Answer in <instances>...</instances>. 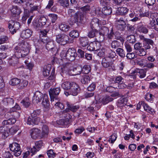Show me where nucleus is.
I'll return each instance as SVG.
<instances>
[{"label": "nucleus", "instance_id": "obj_1", "mask_svg": "<svg viewBox=\"0 0 158 158\" xmlns=\"http://www.w3.org/2000/svg\"><path fill=\"white\" fill-rule=\"evenodd\" d=\"M68 13L70 18L68 22L69 24L72 25L76 22L80 23L83 19V16L80 12H75V11L72 9H69Z\"/></svg>", "mask_w": 158, "mask_h": 158}, {"label": "nucleus", "instance_id": "obj_2", "mask_svg": "<svg viewBox=\"0 0 158 158\" xmlns=\"http://www.w3.org/2000/svg\"><path fill=\"white\" fill-rule=\"evenodd\" d=\"M62 72L69 74L70 76H74L79 74L82 71V69L81 67L73 68L70 67L69 64H66L63 65L61 68Z\"/></svg>", "mask_w": 158, "mask_h": 158}, {"label": "nucleus", "instance_id": "obj_3", "mask_svg": "<svg viewBox=\"0 0 158 158\" xmlns=\"http://www.w3.org/2000/svg\"><path fill=\"white\" fill-rule=\"evenodd\" d=\"M116 56L114 52H111L107 56L103 58L102 61V66L105 68H107L110 66L114 61V59Z\"/></svg>", "mask_w": 158, "mask_h": 158}, {"label": "nucleus", "instance_id": "obj_4", "mask_svg": "<svg viewBox=\"0 0 158 158\" xmlns=\"http://www.w3.org/2000/svg\"><path fill=\"white\" fill-rule=\"evenodd\" d=\"M15 51V55L17 58L21 57H24L27 55L29 52L28 48L25 47L24 45L23 46L16 47Z\"/></svg>", "mask_w": 158, "mask_h": 158}, {"label": "nucleus", "instance_id": "obj_5", "mask_svg": "<svg viewBox=\"0 0 158 158\" xmlns=\"http://www.w3.org/2000/svg\"><path fill=\"white\" fill-rule=\"evenodd\" d=\"M56 41L61 45H64L66 44L72 42V40H69L68 35L64 34H58L56 36Z\"/></svg>", "mask_w": 158, "mask_h": 158}, {"label": "nucleus", "instance_id": "obj_6", "mask_svg": "<svg viewBox=\"0 0 158 158\" xmlns=\"http://www.w3.org/2000/svg\"><path fill=\"white\" fill-rule=\"evenodd\" d=\"M10 150L13 152L16 156H19L20 155L21 151L19 144L16 143H13L9 145Z\"/></svg>", "mask_w": 158, "mask_h": 158}, {"label": "nucleus", "instance_id": "obj_7", "mask_svg": "<svg viewBox=\"0 0 158 158\" xmlns=\"http://www.w3.org/2000/svg\"><path fill=\"white\" fill-rule=\"evenodd\" d=\"M106 23V21L103 20H100L97 18H94L92 19L90 25L91 28L100 27L101 26L104 25Z\"/></svg>", "mask_w": 158, "mask_h": 158}, {"label": "nucleus", "instance_id": "obj_8", "mask_svg": "<svg viewBox=\"0 0 158 158\" xmlns=\"http://www.w3.org/2000/svg\"><path fill=\"white\" fill-rule=\"evenodd\" d=\"M20 27L19 23L18 22L11 21L9 22L8 28L12 34H14L16 32V31L19 29Z\"/></svg>", "mask_w": 158, "mask_h": 158}, {"label": "nucleus", "instance_id": "obj_9", "mask_svg": "<svg viewBox=\"0 0 158 158\" xmlns=\"http://www.w3.org/2000/svg\"><path fill=\"white\" fill-rule=\"evenodd\" d=\"M70 94L73 96H76L79 92L80 89L79 85L76 83L71 82L70 88H69Z\"/></svg>", "mask_w": 158, "mask_h": 158}, {"label": "nucleus", "instance_id": "obj_10", "mask_svg": "<svg viewBox=\"0 0 158 158\" xmlns=\"http://www.w3.org/2000/svg\"><path fill=\"white\" fill-rule=\"evenodd\" d=\"M60 90L59 88H56L51 89L49 91V94L52 102L55 100L58 101V98L56 96L59 94Z\"/></svg>", "mask_w": 158, "mask_h": 158}, {"label": "nucleus", "instance_id": "obj_11", "mask_svg": "<svg viewBox=\"0 0 158 158\" xmlns=\"http://www.w3.org/2000/svg\"><path fill=\"white\" fill-rule=\"evenodd\" d=\"M95 98L97 103H102L103 104H106L109 102L112 101L113 99L110 96H106L103 98L102 99L99 98L98 95L95 96Z\"/></svg>", "mask_w": 158, "mask_h": 158}, {"label": "nucleus", "instance_id": "obj_12", "mask_svg": "<svg viewBox=\"0 0 158 158\" xmlns=\"http://www.w3.org/2000/svg\"><path fill=\"white\" fill-rule=\"evenodd\" d=\"M67 59L72 61L74 59L77 54L76 50L73 48H71L68 49L67 52Z\"/></svg>", "mask_w": 158, "mask_h": 158}, {"label": "nucleus", "instance_id": "obj_13", "mask_svg": "<svg viewBox=\"0 0 158 158\" xmlns=\"http://www.w3.org/2000/svg\"><path fill=\"white\" fill-rule=\"evenodd\" d=\"M44 98V95L40 92L37 91L34 94L33 98V102L35 103H37L40 102L42 99Z\"/></svg>", "mask_w": 158, "mask_h": 158}, {"label": "nucleus", "instance_id": "obj_14", "mask_svg": "<svg viewBox=\"0 0 158 158\" xmlns=\"http://www.w3.org/2000/svg\"><path fill=\"white\" fill-rule=\"evenodd\" d=\"M33 113L31 114V117L28 118L27 121V124L29 125H34L38 124L40 122V118L39 117H33Z\"/></svg>", "mask_w": 158, "mask_h": 158}, {"label": "nucleus", "instance_id": "obj_15", "mask_svg": "<svg viewBox=\"0 0 158 158\" xmlns=\"http://www.w3.org/2000/svg\"><path fill=\"white\" fill-rule=\"evenodd\" d=\"M116 23L117 28L121 30H123L126 27V23L122 18L117 20Z\"/></svg>", "mask_w": 158, "mask_h": 158}, {"label": "nucleus", "instance_id": "obj_16", "mask_svg": "<svg viewBox=\"0 0 158 158\" xmlns=\"http://www.w3.org/2000/svg\"><path fill=\"white\" fill-rule=\"evenodd\" d=\"M10 11L11 15L13 16L19 15L21 12L20 9L16 6H13L12 8L10 9Z\"/></svg>", "mask_w": 158, "mask_h": 158}, {"label": "nucleus", "instance_id": "obj_17", "mask_svg": "<svg viewBox=\"0 0 158 158\" xmlns=\"http://www.w3.org/2000/svg\"><path fill=\"white\" fill-rule=\"evenodd\" d=\"M138 14L137 8L134 10L133 13H132L129 15V16L131 18H133L130 21L132 22H136L139 20L140 19L138 17Z\"/></svg>", "mask_w": 158, "mask_h": 158}, {"label": "nucleus", "instance_id": "obj_18", "mask_svg": "<svg viewBox=\"0 0 158 158\" xmlns=\"http://www.w3.org/2000/svg\"><path fill=\"white\" fill-rule=\"evenodd\" d=\"M40 131L37 128L32 129L31 132V138L34 139H36L40 137Z\"/></svg>", "mask_w": 158, "mask_h": 158}, {"label": "nucleus", "instance_id": "obj_19", "mask_svg": "<svg viewBox=\"0 0 158 158\" xmlns=\"http://www.w3.org/2000/svg\"><path fill=\"white\" fill-rule=\"evenodd\" d=\"M66 105L68 108H66L65 110L64 111V113L65 111L69 112V110L73 112H75L79 108L78 106H73L71 104H70L69 102H67Z\"/></svg>", "mask_w": 158, "mask_h": 158}, {"label": "nucleus", "instance_id": "obj_20", "mask_svg": "<svg viewBox=\"0 0 158 158\" xmlns=\"http://www.w3.org/2000/svg\"><path fill=\"white\" fill-rule=\"evenodd\" d=\"M32 33V31L30 29H27L22 31L21 36L23 39H27L31 36Z\"/></svg>", "mask_w": 158, "mask_h": 158}, {"label": "nucleus", "instance_id": "obj_21", "mask_svg": "<svg viewBox=\"0 0 158 158\" xmlns=\"http://www.w3.org/2000/svg\"><path fill=\"white\" fill-rule=\"evenodd\" d=\"M0 133L2 134V137L5 139L9 135L8 130L6 126L0 127Z\"/></svg>", "mask_w": 158, "mask_h": 158}, {"label": "nucleus", "instance_id": "obj_22", "mask_svg": "<svg viewBox=\"0 0 158 158\" xmlns=\"http://www.w3.org/2000/svg\"><path fill=\"white\" fill-rule=\"evenodd\" d=\"M21 108L18 105L16 104L12 108H11L10 110V112L11 113L12 112H15V114H17L16 115L15 114H14V117L16 118H18L20 116V114L19 112H17V111L20 110Z\"/></svg>", "mask_w": 158, "mask_h": 158}, {"label": "nucleus", "instance_id": "obj_23", "mask_svg": "<svg viewBox=\"0 0 158 158\" xmlns=\"http://www.w3.org/2000/svg\"><path fill=\"white\" fill-rule=\"evenodd\" d=\"M28 84V82L27 80L20 79L17 88L18 89H23L26 88Z\"/></svg>", "mask_w": 158, "mask_h": 158}, {"label": "nucleus", "instance_id": "obj_24", "mask_svg": "<svg viewBox=\"0 0 158 158\" xmlns=\"http://www.w3.org/2000/svg\"><path fill=\"white\" fill-rule=\"evenodd\" d=\"M154 43L153 41L151 39H148L145 40V41L143 42V47L146 49H149L151 48V46H152Z\"/></svg>", "mask_w": 158, "mask_h": 158}, {"label": "nucleus", "instance_id": "obj_25", "mask_svg": "<svg viewBox=\"0 0 158 158\" xmlns=\"http://www.w3.org/2000/svg\"><path fill=\"white\" fill-rule=\"evenodd\" d=\"M134 72L140 78H142L145 77L146 76V71L143 69H136Z\"/></svg>", "mask_w": 158, "mask_h": 158}, {"label": "nucleus", "instance_id": "obj_26", "mask_svg": "<svg viewBox=\"0 0 158 158\" xmlns=\"http://www.w3.org/2000/svg\"><path fill=\"white\" fill-rule=\"evenodd\" d=\"M138 17H148L149 15V13L148 12H145L144 11V10L143 8H141L140 7L137 8Z\"/></svg>", "mask_w": 158, "mask_h": 158}, {"label": "nucleus", "instance_id": "obj_27", "mask_svg": "<svg viewBox=\"0 0 158 158\" xmlns=\"http://www.w3.org/2000/svg\"><path fill=\"white\" fill-rule=\"evenodd\" d=\"M14 102V100L10 98H5L2 101L3 104L5 106H10L13 104Z\"/></svg>", "mask_w": 158, "mask_h": 158}, {"label": "nucleus", "instance_id": "obj_28", "mask_svg": "<svg viewBox=\"0 0 158 158\" xmlns=\"http://www.w3.org/2000/svg\"><path fill=\"white\" fill-rule=\"evenodd\" d=\"M127 99L126 98H121L118 100L117 105L120 108L125 106L126 105Z\"/></svg>", "mask_w": 158, "mask_h": 158}, {"label": "nucleus", "instance_id": "obj_29", "mask_svg": "<svg viewBox=\"0 0 158 158\" xmlns=\"http://www.w3.org/2000/svg\"><path fill=\"white\" fill-rule=\"evenodd\" d=\"M102 12L103 15H107L111 13L112 10L111 7L109 6H106L102 8Z\"/></svg>", "mask_w": 158, "mask_h": 158}, {"label": "nucleus", "instance_id": "obj_30", "mask_svg": "<svg viewBox=\"0 0 158 158\" xmlns=\"http://www.w3.org/2000/svg\"><path fill=\"white\" fill-rule=\"evenodd\" d=\"M42 104L43 106L46 108L49 106V102L48 100V95L46 94L44 95V98L42 101Z\"/></svg>", "mask_w": 158, "mask_h": 158}, {"label": "nucleus", "instance_id": "obj_31", "mask_svg": "<svg viewBox=\"0 0 158 158\" xmlns=\"http://www.w3.org/2000/svg\"><path fill=\"white\" fill-rule=\"evenodd\" d=\"M137 30L140 32H142L144 34H146L148 32V30L146 25H142L141 26H139L138 27Z\"/></svg>", "mask_w": 158, "mask_h": 158}, {"label": "nucleus", "instance_id": "obj_32", "mask_svg": "<svg viewBox=\"0 0 158 158\" xmlns=\"http://www.w3.org/2000/svg\"><path fill=\"white\" fill-rule=\"evenodd\" d=\"M128 9L125 7H119L118 8L117 13L118 14L122 15L127 13Z\"/></svg>", "mask_w": 158, "mask_h": 158}, {"label": "nucleus", "instance_id": "obj_33", "mask_svg": "<svg viewBox=\"0 0 158 158\" xmlns=\"http://www.w3.org/2000/svg\"><path fill=\"white\" fill-rule=\"evenodd\" d=\"M49 129L48 126L46 125H44L42 128V137H46L48 133Z\"/></svg>", "mask_w": 158, "mask_h": 158}, {"label": "nucleus", "instance_id": "obj_34", "mask_svg": "<svg viewBox=\"0 0 158 158\" xmlns=\"http://www.w3.org/2000/svg\"><path fill=\"white\" fill-rule=\"evenodd\" d=\"M59 28L61 31L66 32L69 30L70 27L66 24L62 23L59 26Z\"/></svg>", "mask_w": 158, "mask_h": 158}, {"label": "nucleus", "instance_id": "obj_35", "mask_svg": "<svg viewBox=\"0 0 158 158\" xmlns=\"http://www.w3.org/2000/svg\"><path fill=\"white\" fill-rule=\"evenodd\" d=\"M40 51L39 49L37 48H35V52L33 54V58L35 61H37L40 56Z\"/></svg>", "mask_w": 158, "mask_h": 158}, {"label": "nucleus", "instance_id": "obj_36", "mask_svg": "<svg viewBox=\"0 0 158 158\" xmlns=\"http://www.w3.org/2000/svg\"><path fill=\"white\" fill-rule=\"evenodd\" d=\"M20 79L18 78H13L12 79L9 81L10 85L12 86H16L17 88Z\"/></svg>", "mask_w": 158, "mask_h": 158}, {"label": "nucleus", "instance_id": "obj_37", "mask_svg": "<svg viewBox=\"0 0 158 158\" xmlns=\"http://www.w3.org/2000/svg\"><path fill=\"white\" fill-rule=\"evenodd\" d=\"M100 28V29L99 32H100V34H102L107 36L108 33H109V29L108 28L105 26L102 27L101 26Z\"/></svg>", "mask_w": 158, "mask_h": 158}, {"label": "nucleus", "instance_id": "obj_38", "mask_svg": "<svg viewBox=\"0 0 158 158\" xmlns=\"http://www.w3.org/2000/svg\"><path fill=\"white\" fill-rule=\"evenodd\" d=\"M98 31L95 29L92 28V30L90 31L88 34V36L90 38H92L94 36H96L98 34Z\"/></svg>", "mask_w": 158, "mask_h": 158}, {"label": "nucleus", "instance_id": "obj_39", "mask_svg": "<svg viewBox=\"0 0 158 158\" xmlns=\"http://www.w3.org/2000/svg\"><path fill=\"white\" fill-rule=\"evenodd\" d=\"M80 41L81 45L85 47L87 45L88 41L87 37H81L80 39Z\"/></svg>", "mask_w": 158, "mask_h": 158}, {"label": "nucleus", "instance_id": "obj_40", "mask_svg": "<svg viewBox=\"0 0 158 158\" xmlns=\"http://www.w3.org/2000/svg\"><path fill=\"white\" fill-rule=\"evenodd\" d=\"M16 121L15 118H10L7 120H4L2 123L3 125H6L14 123Z\"/></svg>", "mask_w": 158, "mask_h": 158}, {"label": "nucleus", "instance_id": "obj_41", "mask_svg": "<svg viewBox=\"0 0 158 158\" xmlns=\"http://www.w3.org/2000/svg\"><path fill=\"white\" fill-rule=\"evenodd\" d=\"M50 70V67L49 65L44 67L43 73L44 76H48L49 75Z\"/></svg>", "mask_w": 158, "mask_h": 158}, {"label": "nucleus", "instance_id": "obj_42", "mask_svg": "<svg viewBox=\"0 0 158 158\" xmlns=\"http://www.w3.org/2000/svg\"><path fill=\"white\" fill-rule=\"evenodd\" d=\"M90 80L89 76L87 74L84 75L81 79V81L82 84H86L88 83Z\"/></svg>", "mask_w": 158, "mask_h": 158}, {"label": "nucleus", "instance_id": "obj_43", "mask_svg": "<svg viewBox=\"0 0 158 158\" xmlns=\"http://www.w3.org/2000/svg\"><path fill=\"white\" fill-rule=\"evenodd\" d=\"M137 55L140 56H144L146 54V50L143 48H141L136 52Z\"/></svg>", "mask_w": 158, "mask_h": 158}, {"label": "nucleus", "instance_id": "obj_44", "mask_svg": "<svg viewBox=\"0 0 158 158\" xmlns=\"http://www.w3.org/2000/svg\"><path fill=\"white\" fill-rule=\"evenodd\" d=\"M104 35L102 34H100V32H98V34L96 36V39L97 40L98 42H99L100 43L101 42H102L103 41L105 38Z\"/></svg>", "mask_w": 158, "mask_h": 158}, {"label": "nucleus", "instance_id": "obj_45", "mask_svg": "<svg viewBox=\"0 0 158 158\" xmlns=\"http://www.w3.org/2000/svg\"><path fill=\"white\" fill-rule=\"evenodd\" d=\"M21 103L26 107H28L30 104V102L28 98H24L21 102Z\"/></svg>", "mask_w": 158, "mask_h": 158}, {"label": "nucleus", "instance_id": "obj_46", "mask_svg": "<svg viewBox=\"0 0 158 158\" xmlns=\"http://www.w3.org/2000/svg\"><path fill=\"white\" fill-rule=\"evenodd\" d=\"M71 82L66 81L63 82L61 85V87L64 89H69L70 88Z\"/></svg>", "mask_w": 158, "mask_h": 158}, {"label": "nucleus", "instance_id": "obj_47", "mask_svg": "<svg viewBox=\"0 0 158 158\" xmlns=\"http://www.w3.org/2000/svg\"><path fill=\"white\" fill-rule=\"evenodd\" d=\"M143 106L144 110L149 113H152L153 111V110L152 108L150 107L148 104L143 102Z\"/></svg>", "mask_w": 158, "mask_h": 158}, {"label": "nucleus", "instance_id": "obj_48", "mask_svg": "<svg viewBox=\"0 0 158 158\" xmlns=\"http://www.w3.org/2000/svg\"><path fill=\"white\" fill-rule=\"evenodd\" d=\"M117 138V135L115 133H114L111 135L109 138V142L111 143H113L116 139Z\"/></svg>", "mask_w": 158, "mask_h": 158}, {"label": "nucleus", "instance_id": "obj_49", "mask_svg": "<svg viewBox=\"0 0 158 158\" xmlns=\"http://www.w3.org/2000/svg\"><path fill=\"white\" fill-rule=\"evenodd\" d=\"M94 48V51H98L100 49L101 47V45L100 43L98 41L94 42H93Z\"/></svg>", "mask_w": 158, "mask_h": 158}, {"label": "nucleus", "instance_id": "obj_50", "mask_svg": "<svg viewBox=\"0 0 158 158\" xmlns=\"http://www.w3.org/2000/svg\"><path fill=\"white\" fill-rule=\"evenodd\" d=\"M69 122L68 118H66L64 119H61L60 120L57 122V123L61 125H66Z\"/></svg>", "mask_w": 158, "mask_h": 158}, {"label": "nucleus", "instance_id": "obj_51", "mask_svg": "<svg viewBox=\"0 0 158 158\" xmlns=\"http://www.w3.org/2000/svg\"><path fill=\"white\" fill-rule=\"evenodd\" d=\"M69 35L72 38H75L78 37L79 33L77 31L73 30L70 32Z\"/></svg>", "mask_w": 158, "mask_h": 158}, {"label": "nucleus", "instance_id": "obj_52", "mask_svg": "<svg viewBox=\"0 0 158 158\" xmlns=\"http://www.w3.org/2000/svg\"><path fill=\"white\" fill-rule=\"evenodd\" d=\"M90 70V67L89 65H85L84 66L82 71L85 74L88 73Z\"/></svg>", "mask_w": 158, "mask_h": 158}, {"label": "nucleus", "instance_id": "obj_53", "mask_svg": "<svg viewBox=\"0 0 158 158\" xmlns=\"http://www.w3.org/2000/svg\"><path fill=\"white\" fill-rule=\"evenodd\" d=\"M116 52L121 57H123L125 56L124 51L122 49L118 48L116 49Z\"/></svg>", "mask_w": 158, "mask_h": 158}, {"label": "nucleus", "instance_id": "obj_54", "mask_svg": "<svg viewBox=\"0 0 158 158\" xmlns=\"http://www.w3.org/2000/svg\"><path fill=\"white\" fill-rule=\"evenodd\" d=\"M127 39V41L131 43H134L136 41L135 37L134 35L128 36Z\"/></svg>", "mask_w": 158, "mask_h": 158}, {"label": "nucleus", "instance_id": "obj_55", "mask_svg": "<svg viewBox=\"0 0 158 158\" xmlns=\"http://www.w3.org/2000/svg\"><path fill=\"white\" fill-rule=\"evenodd\" d=\"M48 16L50 18L52 23H55L57 18V15L55 14H49Z\"/></svg>", "mask_w": 158, "mask_h": 158}, {"label": "nucleus", "instance_id": "obj_56", "mask_svg": "<svg viewBox=\"0 0 158 158\" xmlns=\"http://www.w3.org/2000/svg\"><path fill=\"white\" fill-rule=\"evenodd\" d=\"M85 130V129L83 127H81L76 129L74 132L76 134L79 135L81 133Z\"/></svg>", "mask_w": 158, "mask_h": 158}, {"label": "nucleus", "instance_id": "obj_57", "mask_svg": "<svg viewBox=\"0 0 158 158\" xmlns=\"http://www.w3.org/2000/svg\"><path fill=\"white\" fill-rule=\"evenodd\" d=\"M18 129V127L17 126H14L9 129V132L11 134H14L17 131Z\"/></svg>", "mask_w": 158, "mask_h": 158}, {"label": "nucleus", "instance_id": "obj_58", "mask_svg": "<svg viewBox=\"0 0 158 158\" xmlns=\"http://www.w3.org/2000/svg\"><path fill=\"white\" fill-rule=\"evenodd\" d=\"M58 2L64 6H67L69 5V0H59Z\"/></svg>", "mask_w": 158, "mask_h": 158}, {"label": "nucleus", "instance_id": "obj_59", "mask_svg": "<svg viewBox=\"0 0 158 158\" xmlns=\"http://www.w3.org/2000/svg\"><path fill=\"white\" fill-rule=\"evenodd\" d=\"M47 155L49 158H54L55 156V153L52 150L50 149L47 152Z\"/></svg>", "mask_w": 158, "mask_h": 158}, {"label": "nucleus", "instance_id": "obj_60", "mask_svg": "<svg viewBox=\"0 0 158 158\" xmlns=\"http://www.w3.org/2000/svg\"><path fill=\"white\" fill-rule=\"evenodd\" d=\"M146 63V60L144 59H142L138 60L137 61V64L141 67H145V64Z\"/></svg>", "mask_w": 158, "mask_h": 158}, {"label": "nucleus", "instance_id": "obj_61", "mask_svg": "<svg viewBox=\"0 0 158 158\" xmlns=\"http://www.w3.org/2000/svg\"><path fill=\"white\" fill-rule=\"evenodd\" d=\"M119 45V43L117 41H113L111 44V46L112 48H116L118 47Z\"/></svg>", "mask_w": 158, "mask_h": 158}, {"label": "nucleus", "instance_id": "obj_62", "mask_svg": "<svg viewBox=\"0 0 158 158\" xmlns=\"http://www.w3.org/2000/svg\"><path fill=\"white\" fill-rule=\"evenodd\" d=\"M56 101V103H53V104H55L56 106H57L59 108H60L61 109H63L64 108V106L63 104L62 103H61L60 102H58V101Z\"/></svg>", "mask_w": 158, "mask_h": 158}, {"label": "nucleus", "instance_id": "obj_63", "mask_svg": "<svg viewBox=\"0 0 158 158\" xmlns=\"http://www.w3.org/2000/svg\"><path fill=\"white\" fill-rule=\"evenodd\" d=\"M96 87V85L94 83H92L88 87L87 89L88 91H92L94 90Z\"/></svg>", "mask_w": 158, "mask_h": 158}, {"label": "nucleus", "instance_id": "obj_64", "mask_svg": "<svg viewBox=\"0 0 158 158\" xmlns=\"http://www.w3.org/2000/svg\"><path fill=\"white\" fill-rule=\"evenodd\" d=\"M142 47V44L141 43H136L134 45V49L136 50V51L141 49Z\"/></svg>", "mask_w": 158, "mask_h": 158}]
</instances>
